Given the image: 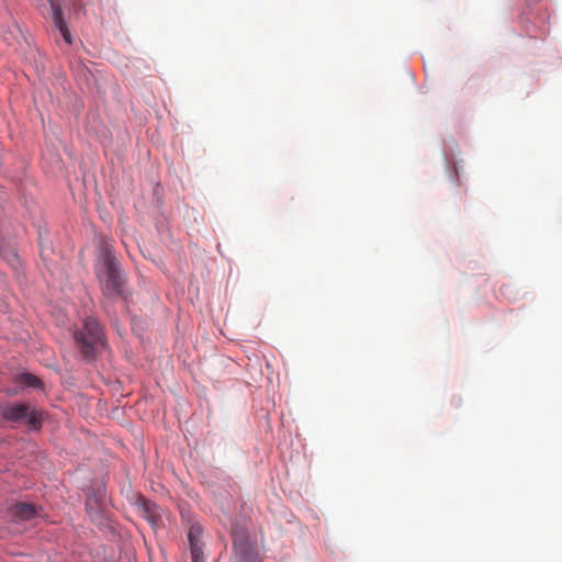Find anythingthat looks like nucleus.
<instances>
[{
	"label": "nucleus",
	"instance_id": "0eeeda50",
	"mask_svg": "<svg viewBox=\"0 0 562 562\" xmlns=\"http://www.w3.org/2000/svg\"><path fill=\"white\" fill-rule=\"evenodd\" d=\"M50 9H52V18L54 25L56 29L60 32V35L63 36L64 41L67 44H71V35L69 32V29L65 22V19L63 16V10L60 5L55 0H49Z\"/></svg>",
	"mask_w": 562,
	"mask_h": 562
},
{
	"label": "nucleus",
	"instance_id": "423d86ee",
	"mask_svg": "<svg viewBox=\"0 0 562 562\" xmlns=\"http://www.w3.org/2000/svg\"><path fill=\"white\" fill-rule=\"evenodd\" d=\"M10 515L19 521H29L40 516L38 508L29 503H18L10 508Z\"/></svg>",
	"mask_w": 562,
	"mask_h": 562
},
{
	"label": "nucleus",
	"instance_id": "f03ea898",
	"mask_svg": "<svg viewBox=\"0 0 562 562\" xmlns=\"http://www.w3.org/2000/svg\"><path fill=\"white\" fill-rule=\"evenodd\" d=\"M74 339L80 355L87 360L94 359L100 349L105 346L100 324L91 317L85 319L82 329L74 334Z\"/></svg>",
	"mask_w": 562,
	"mask_h": 562
},
{
	"label": "nucleus",
	"instance_id": "6e6552de",
	"mask_svg": "<svg viewBox=\"0 0 562 562\" xmlns=\"http://www.w3.org/2000/svg\"><path fill=\"white\" fill-rule=\"evenodd\" d=\"M16 382L32 389H41L42 381L32 373L23 372L16 376Z\"/></svg>",
	"mask_w": 562,
	"mask_h": 562
},
{
	"label": "nucleus",
	"instance_id": "f257e3e1",
	"mask_svg": "<svg viewBox=\"0 0 562 562\" xmlns=\"http://www.w3.org/2000/svg\"><path fill=\"white\" fill-rule=\"evenodd\" d=\"M101 260L103 270H100L98 276L103 295L113 300L124 296L125 277L117 259L108 247H104Z\"/></svg>",
	"mask_w": 562,
	"mask_h": 562
},
{
	"label": "nucleus",
	"instance_id": "7ed1b4c3",
	"mask_svg": "<svg viewBox=\"0 0 562 562\" xmlns=\"http://www.w3.org/2000/svg\"><path fill=\"white\" fill-rule=\"evenodd\" d=\"M2 417L12 423L26 424L32 429H40L43 415L40 411L26 404H9L2 408Z\"/></svg>",
	"mask_w": 562,
	"mask_h": 562
},
{
	"label": "nucleus",
	"instance_id": "20e7f679",
	"mask_svg": "<svg viewBox=\"0 0 562 562\" xmlns=\"http://www.w3.org/2000/svg\"><path fill=\"white\" fill-rule=\"evenodd\" d=\"M233 547L236 559L239 562H259L257 546L244 530L232 531Z\"/></svg>",
	"mask_w": 562,
	"mask_h": 562
},
{
	"label": "nucleus",
	"instance_id": "39448f33",
	"mask_svg": "<svg viewBox=\"0 0 562 562\" xmlns=\"http://www.w3.org/2000/svg\"><path fill=\"white\" fill-rule=\"evenodd\" d=\"M203 529L200 524H192L189 528L188 540L192 562H205L202 542Z\"/></svg>",
	"mask_w": 562,
	"mask_h": 562
}]
</instances>
